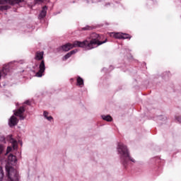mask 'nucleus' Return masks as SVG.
<instances>
[{
    "label": "nucleus",
    "mask_w": 181,
    "mask_h": 181,
    "mask_svg": "<svg viewBox=\"0 0 181 181\" xmlns=\"http://www.w3.org/2000/svg\"><path fill=\"white\" fill-rule=\"evenodd\" d=\"M6 9H9V6H0V11H6Z\"/></svg>",
    "instance_id": "nucleus-16"
},
{
    "label": "nucleus",
    "mask_w": 181,
    "mask_h": 181,
    "mask_svg": "<svg viewBox=\"0 0 181 181\" xmlns=\"http://www.w3.org/2000/svg\"><path fill=\"white\" fill-rule=\"evenodd\" d=\"M23 0H0V5L8 4V5H15V4H21Z\"/></svg>",
    "instance_id": "nucleus-5"
},
{
    "label": "nucleus",
    "mask_w": 181,
    "mask_h": 181,
    "mask_svg": "<svg viewBox=\"0 0 181 181\" xmlns=\"http://www.w3.org/2000/svg\"><path fill=\"white\" fill-rule=\"evenodd\" d=\"M46 13H47V7L44 6L39 15V19H43L46 16Z\"/></svg>",
    "instance_id": "nucleus-8"
},
{
    "label": "nucleus",
    "mask_w": 181,
    "mask_h": 181,
    "mask_svg": "<svg viewBox=\"0 0 181 181\" xmlns=\"http://www.w3.org/2000/svg\"><path fill=\"white\" fill-rule=\"evenodd\" d=\"M18 118L15 116H12L9 121H8V125L9 127H15L18 124Z\"/></svg>",
    "instance_id": "nucleus-7"
},
{
    "label": "nucleus",
    "mask_w": 181,
    "mask_h": 181,
    "mask_svg": "<svg viewBox=\"0 0 181 181\" xmlns=\"http://www.w3.org/2000/svg\"><path fill=\"white\" fill-rule=\"evenodd\" d=\"M10 142H11L13 149H18V141H16V140L11 138Z\"/></svg>",
    "instance_id": "nucleus-12"
},
{
    "label": "nucleus",
    "mask_w": 181,
    "mask_h": 181,
    "mask_svg": "<svg viewBox=\"0 0 181 181\" xmlns=\"http://www.w3.org/2000/svg\"><path fill=\"white\" fill-rule=\"evenodd\" d=\"M2 179H4V171L2 168L0 167V181H2Z\"/></svg>",
    "instance_id": "nucleus-17"
},
{
    "label": "nucleus",
    "mask_w": 181,
    "mask_h": 181,
    "mask_svg": "<svg viewBox=\"0 0 181 181\" xmlns=\"http://www.w3.org/2000/svg\"><path fill=\"white\" fill-rule=\"evenodd\" d=\"M9 73V69L8 66L4 67L2 71H0V78L1 77H5Z\"/></svg>",
    "instance_id": "nucleus-9"
},
{
    "label": "nucleus",
    "mask_w": 181,
    "mask_h": 181,
    "mask_svg": "<svg viewBox=\"0 0 181 181\" xmlns=\"http://www.w3.org/2000/svg\"><path fill=\"white\" fill-rule=\"evenodd\" d=\"M23 112H25V107H21L17 111L14 112V115L19 117L20 119H25Z\"/></svg>",
    "instance_id": "nucleus-6"
},
{
    "label": "nucleus",
    "mask_w": 181,
    "mask_h": 181,
    "mask_svg": "<svg viewBox=\"0 0 181 181\" xmlns=\"http://www.w3.org/2000/svg\"><path fill=\"white\" fill-rule=\"evenodd\" d=\"M110 36L115 37V39H122V33H112Z\"/></svg>",
    "instance_id": "nucleus-10"
},
{
    "label": "nucleus",
    "mask_w": 181,
    "mask_h": 181,
    "mask_svg": "<svg viewBox=\"0 0 181 181\" xmlns=\"http://www.w3.org/2000/svg\"><path fill=\"white\" fill-rule=\"evenodd\" d=\"M35 59V60H42L43 59V52H37Z\"/></svg>",
    "instance_id": "nucleus-11"
},
{
    "label": "nucleus",
    "mask_w": 181,
    "mask_h": 181,
    "mask_svg": "<svg viewBox=\"0 0 181 181\" xmlns=\"http://www.w3.org/2000/svg\"><path fill=\"white\" fill-rule=\"evenodd\" d=\"M77 84H78V86H83L84 85V81L80 76H78V78H77Z\"/></svg>",
    "instance_id": "nucleus-14"
},
{
    "label": "nucleus",
    "mask_w": 181,
    "mask_h": 181,
    "mask_svg": "<svg viewBox=\"0 0 181 181\" xmlns=\"http://www.w3.org/2000/svg\"><path fill=\"white\" fill-rule=\"evenodd\" d=\"M100 40H101V37L100 35L93 33L90 35V41L86 40L83 42L75 41L73 44L67 43L62 45L60 47V50H62V52H69V50H71V49L74 47H83V49H85L86 50H91V49L98 47V46H101V45H103V43L107 42V39L103 42Z\"/></svg>",
    "instance_id": "nucleus-1"
},
{
    "label": "nucleus",
    "mask_w": 181,
    "mask_h": 181,
    "mask_svg": "<svg viewBox=\"0 0 181 181\" xmlns=\"http://www.w3.org/2000/svg\"><path fill=\"white\" fill-rule=\"evenodd\" d=\"M117 152L121 155V159L124 163H127L128 160L134 163L135 160L129 156V152L127 146L124 145L122 143H119L117 146Z\"/></svg>",
    "instance_id": "nucleus-3"
},
{
    "label": "nucleus",
    "mask_w": 181,
    "mask_h": 181,
    "mask_svg": "<svg viewBox=\"0 0 181 181\" xmlns=\"http://www.w3.org/2000/svg\"><path fill=\"white\" fill-rule=\"evenodd\" d=\"M18 159L16 156L13 154H10L8 156L7 164L6 165V176L8 177V181H18V171L16 169L13 168V165H16Z\"/></svg>",
    "instance_id": "nucleus-2"
},
{
    "label": "nucleus",
    "mask_w": 181,
    "mask_h": 181,
    "mask_svg": "<svg viewBox=\"0 0 181 181\" xmlns=\"http://www.w3.org/2000/svg\"><path fill=\"white\" fill-rule=\"evenodd\" d=\"M4 146L0 145V155L1 153H2V152H4Z\"/></svg>",
    "instance_id": "nucleus-21"
},
{
    "label": "nucleus",
    "mask_w": 181,
    "mask_h": 181,
    "mask_svg": "<svg viewBox=\"0 0 181 181\" xmlns=\"http://www.w3.org/2000/svg\"><path fill=\"white\" fill-rule=\"evenodd\" d=\"M71 57V54L70 52H69L68 54H66L65 56H64V59L66 60H67V59L70 58Z\"/></svg>",
    "instance_id": "nucleus-18"
},
{
    "label": "nucleus",
    "mask_w": 181,
    "mask_h": 181,
    "mask_svg": "<svg viewBox=\"0 0 181 181\" xmlns=\"http://www.w3.org/2000/svg\"><path fill=\"white\" fill-rule=\"evenodd\" d=\"M102 118L104 119V121H107L108 122L112 121V117H111L110 115H103Z\"/></svg>",
    "instance_id": "nucleus-13"
},
{
    "label": "nucleus",
    "mask_w": 181,
    "mask_h": 181,
    "mask_svg": "<svg viewBox=\"0 0 181 181\" xmlns=\"http://www.w3.org/2000/svg\"><path fill=\"white\" fill-rule=\"evenodd\" d=\"M12 151V147L8 146L7 147V151H6V154L9 153V152Z\"/></svg>",
    "instance_id": "nucleus-19"
},
{
    "label": "nucleus",
    "mask_w": 181,
    "mask_h": 181,
    "mask_svg": "<svg viewBox=\"0 0 181 181\" xmlns=\"http://www.w3.org/2000/svg\"><path fill=\"white\" fill-rule=\"evenodd\" d=\"M122 39H131V37L129 34L122 33Z\"/></svg>",
    "instance_id": "nucleus-15"
},
{
    "label": "nucleus",
    "mask_w": 181,
    "mask_h": 181,
    "mask_svg": "<svg viewBox=\"0 0 181 181\" xmlns=\"http://www.w3.org/2000/svg\"><path fill=\"white\" fill-rule=\"evenodd\" d=\"M45 70H46V66L45 65V61L42 60L39 65V71L35 74L36 77H42Z\"/></svg>",
    "instance_id": "nucleus-4"
},
{
    "label": "nucleus",
    "mask_w": 181,
    "mask_h": 181,
    "mask_svg": "<svg viewBox=\"0 0 181 181\" xmlns=\"http://www.w3.org/2000/svg\"><path fill=\"white\" fill-rule=\"evenodd\" d=\"M77 49H74L72 51H71L69 53L71 54V55L72 54H76V53H77Z\"/></svg>",
    "instance_id": "nucleus-20"
},
{
    "label": "nucleus",
    "mask_w": 181,
    "mask_h": 181,
    "mask_svg": "<svg viewBox=\"0 0 181 181\" xmlns=\"http://www.w3.org/2000/svg\"><path fill=\"white\" fill-rule=\"evenodd\" d=\"M25 104H28L29 105L30 104L29 100L25 101Z\"/></svg>",
    "instance_id": "nucleus-26"
},
{
    "label": "nucleus",
    "mask_w": 181,
    "mask_h": 181,
    "mask_svg": "<svg viewBox=\"0 0 181 181\" xmlns=\"http://www.w3.org/2000/svg\"><path fill=\"white\" fill-rule=\"evenodd\" d=\"M83 30H88V28L87 27L83 28Z\"/></svg>",
    "instance_id": "nucleus-25"
},
{
    "label": "nucleus",
    "mask_w": 181,
    "mask_h": 181,
    "mask_svg": "<svg viewBox=\"0 0 181 181\" xmlns=\"http://www.w3.org/2000/svg\"><path fill=\"white\" fill-rule=\"evenodd\" d=\"M47 115H49V113H48L47 112L45 111V112H44V117H45V118H47V117H48Z\"/></svg>",
    "instance_id": "nucleus-22"
},
{
    "label": "nucleus",
    "mask_w": 181,
    "mask_h": 181,
    "mask_svg": "<svg viewBox=\"0 0 181 181\" xmlns=\"http://www.w3.org/2000/svg\"><path fill=\"white\" fill-rule=\"evenodd\" d=\"M47 119L48 121H52V119H53V117L52 116H49L48 117H47Z\"/></svg>",
    "instance_id": "nucleus-23"
},
{
    "label": "nucleus",
    "mask_w": 181,
    "mask_h": 181,
    "mask_svg": "<svg viewBox=\"0 0 181 181\" xmlns=\"http://www.w3.org/2000/svg\"><path fill=\"white\" fill-rule=\"evenodd\" d=\"M177 120L178 121V122H181V117H177Z\"/></svg>",
    "instance_id": "nucleus-24"
}]
</instances>
